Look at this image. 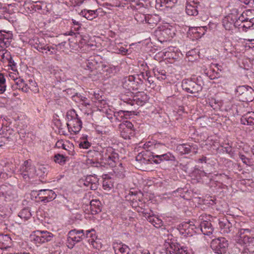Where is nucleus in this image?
Here are the masks:
<instances>
[{
  "label": "nucleus",
  "mask_w": 254,
  "mask_h": 254,
  "mask_svg": "<svg viewBox=\"0 0 254 254\" xmlns=\"http://www.w3.org/2000/svg\"><path fill=\"white\" fill-rule=\"evenodd\" d=\"M66 117L67 120L66 125L68 129H71L75 133H78L81 130L82 124L75 111L74 110L68 111Z\"/></svg>",
  "instance_id": "1"
},
{
  "label": "nucleus",
  "mask_w": 254,
  "mask_h": 254,
  "mask_svg": "<svg viewBox=\"0 0 254 254\" xmlns=\"http://www.w3.org/2000/svg\"><path fill=\"white\" fill-rule=\"evenodd\" d=\"M101 159L102 163L109 165L110 167H115L119 162V155L113 151V148L109 147L102 151Z\"/></svg>",
  "instance_id": "2"
},
{
  "label": "nucleus",
  "mask_w": 254,
  "mask_h": 254,
  "mask_svg": "<svg viewBox=\"0 0 254 254\" xmlns=\"http://www.w3.org/2000/svg\"><path fill=\"white\" fill-rule=\"evenodd\" d=\"M236 92L242 102H251L254 100V90L248 85L239 86Z\"/></svg>",
  "instance_id": "3"
},
{
  "label": "nucleus",
  "mask_w": 254,
  "mask_h": 254,
  "mask_svg": "<svg viewBox=\"0 0 254 254\" xmlns=\"http://www.w3.org/2000/svg\"><path fill=\"white\" fill-rule=\"evenodd\" d=\"M81 66L85 69L90 71L98 69L100 66L102 68L106 67L101 63V58L98 55L90 56L82 63Z\"/></svg>",
  "instance_id": "4"
},
{
  "label": "nucleus",
  "mask_w": 254,
  "mask_h": 254,
  "mask_svg": "<svg viewBox=\"0 0 254 254\" xmlns=\"http://www.w3.org/2000/svg\"><path fill=\"white\" fill-rule=\"evenodd\" d=\"M84 239H85V235L83 230H72L67 235V246L68 248L72 249L76 243L79 242Z\"/></svg>",
  "instance_id": "5"
},
{
  "label": "nucleus",
  "mask_w": 254,
  "mask_h": 254,
  "mask_svg": "<svg viewBox=\"0 0 254 254\" xmlns=\"http://www.w3.org/2000/svg\"><path fill=\"white\" fill-rule=\"evenodd\" d=\"M228 246L227 240L223 237L214 239L211 243L210 247L215 253L222 254L226 253Z\"/></svg>",
  "instance_id": "6"
},
{
  "label": "nucleus",
  "mask_w": 254,
  "mask_h": 254,
  "mask_svg": "<svg viewBox=\"0 0 254 254\" xmlns=\"http://www.w3.org/2000/svg\"><path fill=\"white\" fill-rule=\"evenodd\" d=\"M155 35L161 43L166 42L175 35L174 30L169 27H160L155 31Z\"/></svg>",
  "instance_id": "7"
},
{
  "label": "nucleus",
  "mask_w": 254,
  "mask_h": 254,
  "mask_svg": "<svg viewBox=\"0 0 254 254\" xmlns=\"http://www.w3.org/2000/svg\"><path fill=\"white\" fill-rule=\"evenodd\" d=\"M121 135L124 139H129L134 135V129L132 124L128 121H124L119 125Z\"/></svg>",
  "instance_id": "8"
},
{
  "label": "nucleus",
  "mask_w": 254,
  "mask_h": 254,
  "mask_svg": "<svg viewBox=\"0 0 254 254\" xmlns=\"http://www.w3.org/2000/svg\"><path fill=\"white\" fill-rule=\"evenodd\" d=\"M203 83H196L189 79H184L182 81V87L186 91L191 94L197 93L202 89Z\"/></svg>",
  "instance_id": "9"
},
{
  "label": "nucleus",
  "mask_w": 254,
  "mask_h": 254,
  "mask_svg": "<svg viewBox=\"0 0 254 254\" xmlns=\"http://www.w3.org/2000/svg\"><path fill=\"white\" fill-rule=\"evenodd\" d=\"M98 179L95 176H88L85 178L80 179L78 181V185L80 187L83 186L89 188L91 190H96L98 188Z\"/></svg>",
  "instance_id": "10"
},
{
  "label": "nucleus",
  "mask_w": 254,
  "mask_h": 254,
  "mask_svg": "<svg viewBox=\"0 0 254 254\" xmlns=\"http://www.w3.org/2000/svg\"><path fill=\"white\" fill-rule=\"evenodd\" d=\"M144 148L155 152V154L163 153L167 150V147L164 144L155 141L146 142L144 145Z\"/></svg>",
  "instance_id": "11"
},
{
  "label": "nucleus",
  "mask_w": 254,
  "mask_h": 254,
  "mask_svg": "<svg viewBox=\"0 0 254 254\" xmlns=\"http://www.w3.org/2000/svg\"><path fill=\"white\" fill-rule=\"evenodd\" d=\"M140 18V21H145L146 23H148L151 27H154L156 26L158 22L160 21L161 18L158 14H140L137 15L136 19Z\"/></svg>",
  "instance_id": "12"
},
{
  "label": "nucleus",
  "mask_w": 254,
  "mask_h": 254,
  "mask_svg": "<svg viewBox=\"0 0 254 254\" xmlns=\"http://www.w3.org/2000/svg\"><path fill=\"white\" fill-rule=\"evenodd\" d=\"M39 198L44 202H48L56 197V194L52 190L43 189L38 190L37 194Z\"/></svg>",
  "instance_id": "13"
},
{
  "label": "nucleus",
  "mask_w": 254,
  "mask_h": 254,
  "mask_svg": "<svg viewBox=\"0 0 254 254\" xmlns=\"http://www.w3.org/2000/svg\"><path fill=\"white\" fill-rule=\"evenodd\" d=\"M135 79L136 77L133 75H129L125 77L123 81V87L129 91L137 89V83H138V82L135 81Z\"/></svg>",
  "instance_id": "14"
},
{
  "label": "nucleus",
  "mask_w": 254,
  "mask_h": 254,
  "mask_svg": "<svg viewBox=\"0 0 254 254\" xmlns=\"http://www.w3.org/2000/svg\"><path fill=\"white\" fill-rule=\"evenodd\" d=\"M154 159V163L158 164L164 161H174L175 160V157L170 152L160 153L159 154H155L154 157L152 158Z\"/></svg>",
  "instance_id": "15"
},
{
  "label": "nucleus",
  "mask_w": 254,
  "mask_h": 254,
  "mask_svg": "<svg viewBox=\"0 0 254 254\" xmlns=\"http://www.w3.org/2000/svg\"><path fill=\"white\" fill-rule=\"evenodd\" d=\"M148 96L146 94H143L141 98H136L133 100L130 98H127L125 95H123L122 97V100L128 104L133 106L135 103L138 105L142 106L148 100Z\"/></svg>",
  "instance_id": "16"
},
{
  "label": "nucleus",
  "mask_w": 254,
  "mask_h": 254,
  "mask_svg": "<svg viewBox=\"0 0 254 254\" xmlns=\"http://www.w3.org/2000/svg\"><path fill=\"white\" fill-rule=\"evenodd\" d=\"M166 253L170 254H184L185 251L177 243H171L166 245Z\"/></svg>",
  "instance_id": "17"
},
{
  "label": "nucleus",
  "mask_w": 254,
  "mask_h": 254,
  "mask_svg": "<svg viewBox=\"0 0 254 254\" xmlns=\"http://www.w3.org/2000/svg\"><path fill=\"white\" fill-rule=\"evenodd\" d=\"M239 19L242 22H250L254 23V9L245 10L239 17Z\"/></svg>",
  "instance_id": "18"
},
{
  "label": "nucleus",
  "mask_w": 254,
  "mask_h": 254,
  "mask_svg": "<svg viewBox=\"0 0 254 254\" xmlns=\"http://www.w3.org/2000/svg\"><path fill=\"white\" fill-rule=\"evenodd\" d=\"M198 226H199V230L205 235L209 236L213 231V228L210 221L203 220L199 224Z\"/></svg>",
  "instance_id": "19"
},
{
  "label": "nucleus",
  "mask_w": 254,
  "mask_h": 254,
  "mask_svg": "<svg viewBox=\"0 0 254 254\" xmlns=\"http://www.w3.org/2000/svg\"><path fill=\"white\" fill-rule=\"evenodd\" d=\"M248 234L254 236V228L253 229H241L237 233L240 239L243 240L244 243L249 241L250 236Z\"/></svg>",
  "instance_id": "20"
},
{
  "label": "nucleus",
  "mask_w": 254,
  "mask_h": 254,
  "mask_svg": "<svg viewBox=\"0 0 254 254\" xmlns=\"http://www.w3.org/2000/svg\"><path fill=\"white\" fill-rule=\"evenodd\" d=\"M241 123L244 125H254V112H249L242 116L241 118Z\"/></svg>",
  "instance_id": "21"
},
{
  "label": "nucleus",
  "mask_w": 254,
  "mask_h": 254,
  "mask_svg": "<svg viewBox=\"0 0 254 254\" xmlns=\"http://www.w3.org/2000/svg\"><path fill=\"white\" fill-rule=\"evenodd\" d=\"M235 20H236V17L232 14L225 16L223 19L222 24L226 30H230L232 29Z\"/></svg>",
  "instance_id": "22"
},
{
  "label": "nucleus",
  "mask_w": 254,
  "mask_h": 254,
  "mask_svg": "<svg viewBox=\"0 0 254 254\" xmlns=\"http://www.w3.org/2000/svg\"><path fill=\"white\" fill-rule=\"evenodd\" d=\"M114 249L116 254H128L129 253V247L123 243L115 244Z\"/></svg>",
  "instance_id": "23"
},
{
  "label": "nucleus",
  "mask_w": 254,
  "mask_h": 254,
  "mask_svg": "<svg viewBox=\"0 0 254 254\" xmlns=\"http://www.w3.org/2000/svg\"><path fill=\"white\" fill-rule=\"evenodd\" d=\"M0 248L1 250H7L11 247V239L8 235H2L0 236Z\"/></svg>",
  "instance_id": "24"
},
{
  "label": "nucleus",
  "mask_w": 254,
  "mask_h": 254,
  "mask_svg": "<svg viewBox=\"0 0 254 254\" xmlns=\"http://www.w3.org/2000/svg\"><path fill=\"white\" fill-rule=\"evenodd\" d=\"M102 205L98 199H93L90 201V211L92 214H96L101 211Z\"/></svg>",
  "instance_id": "25"
},
{
  "label": "nucleus",
  "mask_w": 254,
  "mask_h": 254,
  "mask_svg": "<svg viewBox=\"0 0 254 254\" xmlns=\"http://www.w3.org/2000/svg\"><path fill=\"white\" fill-rule=\"evenodd\" d=\"M80 14L89 20H92L98 16L97 10H92L84 9L80 12Z\"/></svg>",
  "instance_id": "26"
},
{
  "label": "nucleus",
  "mask_w": 254,
  "mask_h": 254,
  "mask_svg": "<svg viewBox=\"0 0 254 254\" xmlns=\"http://www.w3.org/2000/svg\"><path fill=\"white\" fill-rule=\"evenodd\" d=\"M21 170L23 173H27L30 175H32L34 173L35 168L33 166L31 165L29 162V160H26L24 161Z\"/></svg>",
  "instance_id": "27"
},
{
  "label": "nucleus",
  "mask_w": 254,
  "mask_h": 254,
  "mask_svg": "<svg viewBox=\"0 0 254 254\" xmlns=\"http://www.w3.org/2000/svg\"><path fill=\"white\" fill-rule=\"evenodd\" d=\"M35 44L33 45L34 48L37 50L38 51L44 53V51H45V53L47 54L48 51H51V48H49V46L44 43H42V42L40 41L38 39L36 40Z\"/></svg>",
  "instance_id": "28"
},
{
  "label": "nucleus",
  "mask_w": 254,
  "mask_h": 254,
  "mask_svg": "<svg viewBox=\"0 0 254 254\" xmlns=\"http://www.w3.org/2000/svg\"><path fill=\"white\" fill-rule=\"evenodd\" d=\"M154 76L159 80H165L167 78L166 72L161 67H156L153 69Z\"/></svg>",
  "instance_id": "29"
},
{
  "label": "nucleus",
  "mask_w": 254,
  "mask_h": 254,
  "mask_svg": "<svg viewBox=\"0 0 254 254\" xmlns=\"http://www.w3.org/2000/svg\"><path fill=\"white\" fill-rule=\"evenodd\" d=\"M145 151L141 152V154H143V158L146 160V164L154 163V159L152 158L154 157L155 152L149 151V149H145Z\"/></svg>",
  "instance_id": "30"
},
{
  "label": "nucleus",
  "mask_w": 254,
  "mask_h": 254,
  "mask_svg": "<svg viewBox=\"0 0 254 254\" xmlns=\"http://www.w3.org/2000/svg\"><path fill=\"white\" fill-rule=\"evenodd\" d=\"M36 233L41 235L43 243L51 241L54 237L52 233L47 231H37Z\"/></svg>",
  "instance_id": "31"
},
{
  "label": "nucleus",
  "mask_w": 254,
  "mask_h": 254,
  "mask_svg": "<svg viewBox=\"0 0 254 254\" xmlns=\"http://www.w3.org/2000/svg\"><path fill=\"white\" fill-rule=\"evenodd\" d=\"M219 226L223 233L228 234L231 231L230 229L232 228V224L227 220L220 221Z\"/></svg>",
  "instance_id": "32"
},
{
  "label": "nucleus",
  "mask_w": 254,
  "mask_h": 254,
  "mask_svg": "<svg viewBox=\"0 0 254 254\" xmlns=\"http://www.w3.org/2000/svg\"><path fill=\"white\" fill-rule=\"evenodd\" d=\"M196 5H192L190 3H187L186 6V11L187 14L189 15H197L198 11Z\"/></svg>",
  "instance_id": "33"
},
{
  "label": "nucleus",
  "mask_w": 254,
  "mask_h": 254,
  "mask_svg": "<svg viewBox=\"0 0 254 254\" xmlns=\"http://www.w3.org/2000/svg\"><path fill=\"white\" fill-rule=\"evenodd\" d=\"M177 150L181 154H189L191 151V146L189 144H180L177 147Z\"/></svg>",
  "instance_id": "34"
},
{
  "label": "nucleus",
  "mask_w": 254,
  "mask_h": 254,
  "mask_svg": "<svg viewBox=\"0 0 254 254\" xmlns=\"http://www.w3.org/2000/svg\"><path fill=\"white\" fill-rule=\"evenodd\" d=\"M147 213H144L143 216H148ZM148 217L147 220L151 222L155 227H159L162 225V221L161 220L158 219V218H154L150 216Z\"/></svg>",
  "instance_id": "35"
},
{
  "label": "nucleus",
  "mask_w": 254,
  "mask_h": 254,
  "mask_svg": "<svg viewBox=\"0 0 254 254\" xmlns=\"http://www.w3.org/2000/svg\"><path fill=\"white\" fill-rule=\"evenodd\" d=\"M66 158L62 154H57L54 156V161L56 163L63 165L66 161Z\"/></svg>",
  "instance_id": "36"
},
{
  "label": "nucleus",
  "mask_w": 254,
  "mask_h": 254,
  "mask_svg": "<svg viewBox=\"0 0 254 254\" xmlns=\"http://www.w3.org/2000/svg\"><path fill=\"white\" fill-rule=\"evenodd\" d=\"M18 216L25 220H27L31 217V214L28 208H24L19 212Z\"/></svg>",
  "instance_id": "37"
},
{
  "label": "nucleus",
  "mask_w": 254,
  "mask_h": 254,
  "mask_svg": "<svg viewBox=\"0 0 254 254\" xmlns=\"http://www.w3.org/2000/svg\"><path fill=\"white\" fill-rule=\"evenodd\" d=\"M160 6H165L166 7H173L177 2L178 0H159Z\"/></svg>",
  "instance_id": "38"
},
{
  "label": "nucleus",
  "mask_w": 254,
  "mask_h": 254,
  "mask_svg": "<svg viewBox=\"0 0 254 254\" xmlns=\"http://www.w3.org/2000/svg\"><path fill=\"white\" fill-rule=\"evenodd\" d=\"M95 233V232L94 230H87L86 231V234H85V238H91V239L88 240V242L92 243L94 242V240L96 238Z\"/></svg>",
  "instance_id": "39"
},
{
  "label": "nucleus",
  "mask_w": 254,
  "mask_h": 254,
  "mask_svg": "<svg viewBox=\"0 0 254 254\" xmlns=\"http://www.w3.org/2000/svg\"><path fill=\"white\" fill-rule=\"evenodd\" d=\"M199 224L197 225L193 224L192 222H190L189 223H186L183 225L185 227V229H190L193 231L195 233H196L199 230Z\"/></svg>",
  "instance_id": "40"
},
{
  "label": "nucleus",
  "mask_w": 254,
  "mask_h": 254,
  "mask_svg": "<svg viewBox=\"0 0 254 254\" xmlns=\"http://www.w3.org/2000/svg\"><path fill=\"white\" fill-rule=\"evenodd\" d=\"M104 181H103V187L105 190L111 189L113 187V184L108 179V175H104Z\"/></svg>",
  "instance_id": "41"
},
{
  "label": "nucleus",
  "mask_w": 254,
  "mask_h": 254,
  "mask_svg": "<svg viewBox=\"0 0 254 254\" xmlns=\"http://www.w3.org/2000/svg\"><path fill=\"white\" fill-rule=\"evenodd\" d=\"M209 105L214 109H219L222 105V102L215 98H211L209 102Z\"/></svg>",
  "instance_id": "42"
},
{
  "label": "nucleus",
  "mask_w": 254,
  "mask_h": 254,
  "mask_svg": "<svg viewBox=\"0 0 254 254\" xmlns=\"http://www.w3.org/2000/svg\"><path fill=\"white\" fill-rule=\"evenodd\" d=\"M5 79L2 73H0V94H2L5 91Z\"/></svg>",
  "instance_id": "43"
},
{
  "label": "nucleus",
  "mask_w": 254,
  "mask_h": 254,
  "mask_svg": "<svg viewBox=\"0 0 254 254\" xmlns=\"http://www.w3.org/2000/svg\"><path fill=\"white\" fill-rule=\"evenodd\" d=\"M119 166L120 168L115 169L114 173L116 174L117 177L120 178H123L125 177L124 175V169L122 167V164L120 163Z\"/></svg>",
  "instance_id": "44"
},
{
  "label": "nucleus",
  "mask_w": 254,
  "mask_h": 254,
  "mask_svg": "<svg viewBox=\"0 0 254 254\" xmlns=\"http://www.w3.org/2000/svg\"><path fill=\"white\" fill-rule=\"evenodd\" d=\"M242 25L239 27V29L243 32H247L248 29L254 26V23L250 22H243Z\"/></svg>",
  "instance_id": "45"
},
{
  "label": "nucleus",
  "mask_w": 254,
  "mask_h": 254,
  "mask_svg": "<svg viewBox=\"0 0 254 254\" xmlns=\"http://www.w3.org/2000/svg\"><path fill=\"white\" fill-rule=\"evenodd\" d=\"M242 254H254V245L246 246L243 249Z\"/></svg>",
  "instance_id": "46"
},
{
  "label": "nucleus",
  "mask_w": 254,
  "mask_h": 254,
  "mask_svg": "<svg viewBox=\"0 0 254 254\" xmlns=\"http://www.w3.org/2000/svg\"><path fill=\"white\" fill-rule=\"evenodd\" d=\"M34 232V234L31 236L33 241L36 244H42L43 242L41 237V235Z\"/></svg>",
  "instance_id": "47"
},
{
  "label": "nucleus",
  "mask_w": 254,
  "mask_h": 254,
  "mask_svg": "<svg viewBox=\"0 0 254 254\" xmlns=\"http://www.w3.org/2000/svg\"><path fill=\"white\" fill-rule=\"evenodd\" d=\"M129 112L127 111L121 110L117 112H115L114 116L117 119H118V117L120 116L121 118L125 117L127 114H128Z\"/></svg>",
  "instance_id": "48"
},
{
  "label": "nucleus",
  "mask_w": 254,
  "mask_h": 254,
  "mask_svg": "<svg viewBox=\"0 0 254 254\" xmlns=\"http://www.w3.org/2000/svg\"><path fill=\"white\" fill-rule=\"evenodd\" d=\"M143 154H141V152L139 153L136 156V161L139 162L140 163L142 164H146V160L145 158L144 159L143 157Z\"/></svg>",
  "instance_id": "49"
},
{
  "label": "nucleus",
  "mask_w": 254,
  "mask_h": 254,
  "mask_svg": "<svg viewBox=\"0 0 254 254\" xmlns=\"http://www.w3.org/2000/svg\"><path fill=\"white\" fill-rule=\"evenodd\" d=\"M79 146L80 148L88 149L91 146V143L87 140H84L79 143Z\"/></svg>",
  "instance_id": "50"
},
{
  "label": "nucleus",
  "mask_w": 254,
  "mask_h": 254,
  "mask_svg": "<svg viewBox=\"0 0 254 254\" xmlns=\"http://www.w3.org/2000/svg\"><path fill=\"white\" fill-rule=\"evenodd\" d=\"M240 158L243 162L248 166H251V160L244 155H240Z\"/></svg>",
  "instance_id": "51"
},
{
  "label": "nucleus",
  "mask_w": 254,
  "mask_h": 254,
  "mask_svg": "<svg viewBox=\"0 0 254 254\" xmlns=\"http://www.w3.org/2000/svg\"><path fill=\"white\" fill-rule=\"evenodd\" d=\"M201 29H203L205 31H206L207 27L206 26H203L202 27H191L190 28V30H192V32L198 33H199V30H201Z\"/></svg>",
  "instance_id": "52"
},
{
  "label": "nucleus",
  "mask_w": 254,
  "mask_h": 254,
  "mask_svg": "<svg viewBox=\"0 0 254 254\" xmlns=\"http://www.w3.org/2000/svg\"><path fill=\"white\" fill-rule=\"evenodd\" d=\"M98 107L101 108L107 104L106 101L104 99V97L101 99L98 102L95 101Z\"/></svg>",
  "instance_id": "53"
},
{
  "label": "nucleus",
  "mask_w": 254,
  "mask_h": 254,
  "mask_svg": "<svg viewBox=\"0 0 254 254\" xmlns=\"http://www.w3.org/2000/svg\"><path fill=\"white\" fill-rule=\"evenodd\" d=\"M8 63L11 66V69L12 70H14L16 68V63H14L11 57H10V59L8 60Z\"/></svg>",
  "instance_id": "54"
},
{
  "label": "nucleus",
  "mask_w": 254,
  "mask_h": 254,
  "mask_svg": "<svg viewBox=\"0 0 254 254\" xmlns=\"http://www.w3.org/2000/svg\"><path fill=\"white\" fill-rule=\"evenodd\" d=\"M242 23H242V22L239 20V18L237 19L236 18V20H235V21H234L233 26L237 27L239 29V27H241L242 25Z\"/></svg>",
  "instance_id": "55"
},
{
  "label": "nucleus",
  "mask_w": 254,
  "mask_h": 254,
  "mask_svg": "<svg viewBox=\"0 0 254 254\" xmlns=\"http://www.w3.org/2000/svg\"><path fill=\"white\" fill-rule=\"evenodd\" d=\"M56 146L59 148L62 147L64 149L67 150V149L65 147L66 145L63 143V140L58 141L56 143Z\"/></svg>",
  "instance_id": "56"
},
{
  "label": "nucleus",
  "mask_w": 254,
  "mask_h": 254,
  "mask_svg": "<svg viewBox=\"0 0 254 254\" xmlns=\"http://www.w3.org/2000/svg\"><path fill=\"white\" fill-rule=\"evenodd\" d=\"M241 2L247 5H253L254 4V0H240Z\"/></svg>",
  "instance_id": "57"
},
{
  "label": "nucleus",
  "mask_w": 254,
  "mask_h": 254,
  "mask_svg": "<svg viewBox=\"0 0 254 254\" xmlns=\"http://www.w3.org/2000/svg\"><path fill=\"white\" fill-rule=\"evenodd\" d=\"M137 76L138 77L137 79H138L139 80V82H138V83H142V80H141L140 76L142 77V78L143 79H147V77L145 76V75L144 72H141L140 74H138Z\"/></svg>",
  "instance_id": "58"
},
{
  "label": "nucleus",
  "mask_w": 254,
  "mask_h": 254,
  "mask_svg": "<svg viewBox=\"0 0 254 254\" xmlns=\"http://www.w3.org/2000/svg\"><path fill=\"white\" fill-rule=\"evenodd\" d=\"M72 21L73 25L77 26V28L75 29H80L81 28V24L79 21H77L74 19H72Z\"/></svg>",
  "instance_id": "59"
},
{
  "label": "nucleus",
  "mask_w": 254,
  "mask_h": 254,
  "mask_svg": "<svg viewBox=\"0 0 254 254\" xmlns=\"http://www.w3.org/2000/svg\"><path fill=\"white\" fill-rule=\"evenodd\" d=\"M94 97L95 99L96 100V101H99L101 99H102L103 97L102 95H100L99 93H94Z\"/></svg>",
  "instance_id": "60"
},
{
  "label": "nucleus",
  "mask_w": 254,
  "mask_h": 254,
  "mask_svg": "<svg viewBox=\"0 0 254 254\" xmlns=\"http://www.w3.org/2000/svg\"><path fill=\"white\" fill-rule=\"evenodd\" d=\"M119 52L120 53L123 54V55H126V53H127V50L125 49V48L124 47H121L120 49H119Z\"/></svg>",
  "instance_id": "61"
},
{
  "label": "nucleus",
  "mask_w": 254,
  "mask_h": 254,
  "mask_svg": "<svg viewBox=\"0 0 254 254\" xmlns=\"http://www.w3.org/2000/svg\"><path fill=\"white\" fill-rule=\"evenodd\" d=\"M6 36L5 35L2 34L0 32V40L1 41H4L5 40H8V38L6 37Z\"/></svg>",
  "instance_id": "62"
},
{
  "label": "nucleus",
  "mask_w": 254,
  "mask_h": 254,
  "mask_svg": "<svg viewBox=\"0 0 254 254\" xmlns=\"http://www.w3.org/2000/svg\"><path fill=\"white\" fill-rule=\"evenodd\" d=\"M206 157L205 156H202L201 158H199L198 160V162L199 163H206Z\"/></svg>",
  "instance_id": "63"
},
{
  "label": "nucleus",
  "mask_w": 254,
  "mask_h": 254,
  "mask_svg": "<svg viewBox=\"0 0 254 254\" xmlns=\"http://www.w3.org/2000/svg\"><path fill=\"white\" fill-rule=\"evenodd\" d=\"M21 175L22 176L23 178L25 180L27 179H29L30 176H31L27 173H23V172H22L21 173Z\"/></svg>",
  "instance_id": "64"
}]
</instances>
